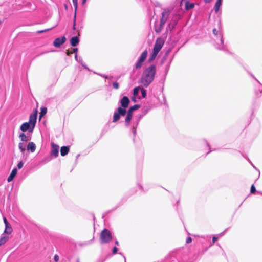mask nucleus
Returning <instances> with one entry per match:
<instances>
[{"label":"nucleus","instance_id":"72a5a7b5","mask_svg":"<svg viewBox=\"0 0 262 262\" xmlns=\"http://www.w3.org/2000/svg\"><path fill=\"white\" fill-rule=\"evenodd\" d=\"M117 250H118L117 248V247H114L113 248V253L114 254H116V253H117Z\"/></svg>","mask_w":262,"mask_h":262},{"label":"nucleus","instance_id":"bb28decb","mask_svg":"<svg viewBox=\"0 0 262 262\" xmlns=\"http://www.w3.org/2000/svg\"><path fill=\"white\" fill-rule=\"evenodd\" d=\"M163 27L161 26V24H160V26L158 27L155 28V31L157 33L161 32Z\"/></svg>","mask_w":262,"mask_h":262},{"label":"nucleus","instance_id":"8fccbe9b","mask_svg":"<svg viewBox=\"0 0 262 262\" xmlns=\"http://www.w3.org/2000/svg\"><path fill=\"white\" fill-rule=\"evenodd\" d=\"M138 122H139V120L137 121V124H136V126L137 125V124H138Z\"/></svg>","mask_w":262,"mask_h":262},{"label":"nucleus","instance_id":"f704fd0d","mask_svg":"<svg viewBox=\"0 0 262 262\" xmlns=\"http://www.w3.org/2000/svg\"><path fill=\"white\" fill-rule=\"evenodd\" d=\"M75 58L76 60L77 61H79L80 62L81 60V58L80 57L78 58L77 54H76V55L75 56Z\"/></svg>","mask_w":262,"mask_h":262},{"label":"nucleus","instance_id":"4be33fe9","mask_svg":"<svg viewBox=\"0 0 262 262\" xmlns=\"http://www.w3.org/2000/svg\"><path fill=\"white\" fill-rule=\"evenodd\" d=\"M194 4L193 3H190L188 2H187L185 4V8L186 9L189 10L194 7Z\"/></svg>","mask_w":262,"mask_h":262},{"label":"nucleus","instance_id":"9b49d317","mask_svg":"<svg viewBox=\"0 0 262 262\" xmlns=\"http://www.w3.org/2000/svg\"><path fill=\"white\" fill-rule=\"evenodd\" d=\"M17 173V170L16 168H14L11 171L10 176L8 177L7 179V181L8 182H10L13 180L14 178L16 176Z\"/></svg>","mask_w":262,"mask_h":262},{"label":"nucleus","instance_id":"0eeeda50","mask_svg":"<svg viewBox=\"0 0 262 262\" xmlns=\"http://www.w3.org/2000/svg\"><path fill=\"white\" fill-rule=\"evenodd\" d=\"M169 15V11L167 10H164L162 14V17L160 20L161 26L164 27L166 21Z\"/></svg>","mask_w":262,"mask_h":262},{"label":"nucleus","instance_id":"aec40b11","mask_svg":"<svg viewBox=\"0 0 262 262\" xmlns=\"http://www.w3.org/2000/svg\"><path fill=\"white\" fill-rule=\"evenodd\" d=\"M18 148L22 154H24L26 150V144L24 142H20L18 144Z\"/></svg>","mask_w":262,"mask_h":262},{"label":"nucleus","instance_id":"6e6552de","mask_svg":"<svg viewBox=\"0 0 262 262\" xmlns=\"http://www.w3.org/2000/svg\"><path fill=\"white\" fill-rule=\"evenodd\" d=\"M58 152L59 146L54 143H52L51 155L55 157H57L58 156Z\"/></svg>","mask_w":262,"mask_h":262},{"label":"nucleus","instance_id":"6ab92c4d","mask_svg":"<svg viewBox=\"0 0 262 262\" xmlns=\"http://www.w3.org/2000/svg\"><path fill=\"white\" fill-rule=\"evenodd\" d=\"M222 0H217L214 7L215 12L217 13L222 4Z\"/></svg>","mask_w":262,"mask_h":262},{"label":"nucleus","instance_id":"423d86ee","mask_svg":"<svg viewBox=\"0 0 262 262\" xmlns=\"http://www.w3.org/2000/svg\"><path fill=\"white\" fill-rule=\"evenodd\" d=\"M148 52L147 50H145L141 55L140 57H139V59L136 64L135 68L136 69H138L141 68L143 63L146 59L147 56Z\"/></svg>","mask_w":262,"mask_h":262},{"label":"nucleus","instance_id":"58836bf2","mask_svg":"<svg viewBox=\"0 0 262 262\" xmlns=\"http://www.w3.org/2000/svg\"><path fill=\"white\" fill-rule=\"evenodd\" d=\"M217 238L215 236H213V238H212V242H213V244H214L215 241L217 240Z\"/></svg>","mask_w":262,"mask_h":262},{"label":"nucleus","instance_id":"f03ea898","mask_svg":"<svg viewBox=\"0 0 262 262\" xmlns=\"http://www.w3.org/2000/svg\"><path fill=\"white\" fill-rule=\"evenodd\" d=\"M37 116V111L35 110L33 113L31 114L29 117V121L25 122L20 127L22 132L29 131L30 133L33 132Z\"/></svg>","mask_w":262,"mask_h":262},{"label":"nucleus","instance_id":"9d476101","mask_svg":"<svg viewBox=\"0 0 262 262\" xmlns=\"http://www.w3.org/2000/svg\"><path fill=\"white\" fill-rule=\"evenodd\" d=\"M120 102L121 106L123 107V108L125 109V108L127 107L128 106L129 100L127 97L124 96L121 100Z\"/></svg>","mask_w":262,"mask_h":262},{"label":"nucleus","instance_id":"5701e85b","mask_svg":"<svg viewBox=\"0 0 262 262\" xmlns=\"http://www.w3.org/2000/svg\"><path fill=\"white\" fill-rule=\"evenodd\" d=\"M140 107V105H135L132 107H130V108L128 110V112L132 114L133 113V112L136 110H137L138 108H139Z\"/></svg>","mask_w":262,"mask_h":262},{"label":"nucleus","instance_id":"c85d7f7f","mask_svg":"<svg viewBox=\"0 0 262 262\" xmlns=\"http://www.w3.org/2000/svg\"><path fill=\"white\" fill-rule=\"evenodd\" d=\"M113 86L115 89H118L119 88V84L117 82H114L113 83Z\"/></svg>","mask_w":262,"mask_h":262},{"label":"nucleus","instance_id":"4c0bfd02","mask_svg":"<svg viewBox=\"0 0 262 262\" xmlns=\"http://www.w3.org/2000/svg\"><path fill=\"white\" fill-rule=\"evenodd\" d=\"M213 33L215 35H217L218 34V31L216 29L213 30Z\"/></svg>","mask_w":262,"mask_h":262},{"label":"nucleus","instance_id":"cd10ccee","mask_svg":"<svg viewBox=\"0 0 262 262\" xmlns=\"http://www.w3.org/2000/svg\"><path fill=\"white\" fill-rule=\"evenodd\" d=\"M141 94L143 98H145L146 96V91L143 89H141Z\"/></svg>","mask_w":262,"mask_h":262},{"label":"nucleus","instance_id":"39448f33","mask_svg":"<svg viewBox=\"0 0 262 262\" xmlns=\"http://www.w3.org/2000/svg\"><path fill=\"white\" fill-rule=\"evenodd\" d=\"M126 113V111L125 108H122L121 107L118 108L117 111L115 112L113 115V122H116L118 121L121 116H124Z\"/></svg>","mask_w":262,"mask_h":262},{"label":"nucleus","instance_id":"f257e3e1","mask_svg":"<svg viewBox=\"0 0 262 262\" xmlns=\"http://www.w3.org/2000/svg\"><path fill=\"white\" fill-rule=\"evenodd\" d=\"M156 73V67L151 66L146 68L142 75L141 83L145 86L147 87L154 80Z\"/></svg>","mask_w":262,"mask_h":262},{"label":"nucleus","instance_id":"4468645a","mask_svg":"<svg viewBox=\"0 0 262 262\" xmlns=\"http://www.w3.org/2000/svg\"><path fill=\"white\" fill-rule=\"evenodd\" d=\"M69 151V148L68 146H62L61 148L60 153L62 156H65Z\"/></svg>","mask_w":262,"mask_h":262},{"label":"nucleus","instance_id":"c756f323","mask_svg":"<svg viewBox=\"0 0 262 262\" xmlns=\"http://www.w3.org/2000/svg\"><path fill=\"white\" fill-rule=\"evenodd\" d=\"M24 165V163L22 161H20L17 164V167L18 169H21Z\"/></svg>","mask_w":262,"mask_h":262},{"label":"nucleus","instance_id":"a878e982","mask_svg":"<svg viewBox=\"0 0 262 262\" xmlns=\"http://www.w3.org/2000/svg\"><path fill=\"white\" fill-rule=\"evenodd\" d=\"M139 90H140L139 87H136L134 89L133 94L134 96H137L138 94Z\"/></svg>","mask_w":262,"mask_h":262},{"label":"nucleus","instance_id":"dca6fc26","mask_svg":"<svg viewBox=\"0 0 262 262\" xmlns=\"http://www.w3.org/2000/svg\"><path fill=\"white\" fill-rule=\"evenodd\" d=\"M12 232V228L11 225L9 224L5 225V229L4 230V233L7 234H10Z\"/></svg>","mask_w":262,"mask_h":262},{"label":"nucleus","instance_id":"a19ab883","mask_svg":"<svg viewBox=\"0 0 262 262\" xmlns=\"http://www.w3.org/2000/svg\"><path fill=\"white\" fill-rule=\"evenodd\" d=\"M71 54V51H68L67 52V55H70Z\"/></svg>","mask_w":262,"mask_h":262},{"label":"nucleus","instance_id":"2f4dec72","mask_svg":"<svg viewBox=\"0 0 262 262\" xmlns=\"http://www.w3.org/2000/svg\"><path fill=\"white\" fill-rule=\"evenodd\" d=\"M78 51V49L77 48H73L72 49L71 51V53L72 54L73 53H76Z\"/></svg>","mask_w":262,"mask_h":262},{"label":"nucleus","instance_id":"7c9ffc66","mask_svg":"<svg viewBox=\"0 0 262 262\" xmlns=\"http://www.w3.org/2000/svg\"><path fill=\"white\" fill-rule=\"evenodd\" d=\"M251 193H253L256 191V189L254 185H252L251 187L250 190Z\"/></svg>","mask_w":262,"mask_h":262},{"label":"nucleus","instance_id":"f8f14e48","mask_svg":"<svg viewBox=\"0 0 262 262\" xmlns=\"http://www.w3.org/2000/svg\"><path fill=\"white\" fill-rule=\"evenodd\" d=\"M27 150H30L31 152H34L36 150V145L33 142H30L27 145Z\"/></svg>","mask_w":262,"mask_h":262},{"label":"nucleus","instance_id":"e433bc0d","mask_svg":"<svg viewBox=\"0 0 262 262\" xmlns=\"http://www.w3.org/2000/svg\"><path fill=\"white\" fill-rule=\"evenodd\" d=\"M192 241V239L191 237H188L187 239H186V243H190V242H191Z\"/></svg>","mask_w":262,"mask_h":262},{"label":"nucleus","instance_id":"7ed1b4c3","mask_svg":"<svg viewBox=\"0 0 262 262\" xmlns=\"http://www.w3.org/2000/svg\"><path fill=\"white\" fill-rule=\"evenodd\" d=\"M164 43V40L162 38H158L155 42L152 53L150 57V60L152 61L155 59L159 51L163 47Z\"/></svg>","mask_w":262,"mask_h":262},{"label":"nucleus","instance_id":"473e14b6","mask_svg":"<svg viewBox=\"0 0 262 262\" xmlns=\"http://www.w3.org/2000/svg\"><path fill=\"white\" fill-rule=\"evenodd\" d=\"M3 220H4V222L5 225H7L9 224V223H8L7 219L5 217H4L3 218Z\"/></svg>","mask_w":262,"mask_h":262},{"label":"nucleus","instance_id":"2eb2a0df","mask_svg":"<svg viewBox=\"0 0 262 262\" xmlns=\"http://www.w3.org/2000/svg\"><path fill=\"white\" fill-rule=\"evenodd\" d=\"M132 118V114L127 112V115H126V117L125 118V124L126 126H128L129 125Z\"/></svg>","mask_w":262,"mask_h":262},{"label":"nucleus","instance_id":"de8ad7c7","mask_svg":"<svg viewBox=\"0 0 262 262\" xmlns=\"http://www.w3.org/2000/svg\"><path fill=\"white\" fill-rule=\"evenodd\" d=\"M44 32V31H39V32H40V33H42V32Z\"/></svg>","mask_w":262,"mask_h":262},{"label":"nucleus","instance_id":"b1692460","mask_svg":"<svg viewBox=\"0 0 262 262\" xmlns=\"http://www.w3.org/2000/svg\"><path fill=\"white\" fill-rule=\"evenodd\" d=\"M220 36H221V38H220V43H221V46H217L216 48L220 50H222V49H223V38H222V35H220Z\"/></svg>","mask_w":262,"mask_h":262},{"label":"nucleus","instance_id":"09e8293b","mask_svg":"<svg viewBox=\"0 0 262 262\" xmlns=\"http://www.w3.org/2000/svg\"><path fill=\"white\" fill-rule=\"evenodd\" d=\"M82 66L85 68H87L86 66H84L83 64H82Z\"/></svg>","mask_w":262,"mask_h":262},{"label":"nucleus","instance_id":"79ce46f5","mask_svg":"<svg viewBox=\"0 0 262 262\" xmlns=\"http://www.w3.org/2000/svg\"><path fill=\"white\" fill-rule=\"evenodd\" d=\"M211 1V0H205V2L206 3H209V2H210Z\"/></svg>","mask_w":262,"mask_h":262},{"label":"nucleus","instance_id":"c9c22d12","mask_svg":"<svg viewBox=\"0 0 262 262\" xmlns=\"http://www.w3.org/2000/svg\"><path fill=\"white\" fill-rule=\"evenodd\" d=\"M54 259L55 261H58L59 260V256L57 255H55L54 257Z\"/></svg>","mask_w":262,"mask_h":262},{"label":"nucleus","instance_id":"393cba45","mask_svg":"<svg viewBox=\"0 0 262 262\" xmlns=\"http://www.w3.org/2000/svg\"><path fill=\"white\" fill-rule=\"evenodd\" d=\"M47 112V109L46 107H41V113H40V117L45 115Z\"/></svg>","mask_w":262,"mask_h":262},{"label":"nucleus","instance_id":"ea45409f","mask_svg":"<svg viewBox=\"0 0 262 262\" xmlns=\"http://www.w3.org/2000/svg\"><path fill=\"white\" fill-rule=\"evenodd\" d=\"M100 76L102 77H104L105 78H108V77L107 76H106L105 75H103V74H99Z\"/></svg>","mask_w":262,"mask_h":262},{"label":"nucleus","instance_id":"f3484780","mask_svg":"<svg viewBox=\"0 0 262 262\" xmlns=\"http://www.w3.org/2000/svg\"><path fill=\"white\" fill-rule=\"evenodd\" d=\"M9 239V237L6 235H2L0 238V246L5 244Z\"/></svg>","mask_w":262,"mask_h":262},{"label":"nucleus","instance_id":"1a4fd4ad","mask_svg":"<svg viewBox=\"0 0 262 262\" xmlns=\"http://www.w3.org/2000/svg\"><path fill=\"white\" fill-rule=\"evenodd\" d=\"M66 40V38L64 36L61 38H57L54 40L53 45L55 47H59L65 42Z\"/></svg>","mask_w":262,"mask_h":262},{"label":"nucleus","instance_id":"c03bdc74","mask_svg":"<svg viewBox=\"0 0 262 262\" xmlns=\"http://www.w3.org/2000/svg\"><path fill=\"white\" fill-rule=\"evenodd\" d=\"M115 244H116V245H118L119 244L118 241H116L115 242Z\"/></svg>","mask_w":262,"mask_h":262},{"label":"nucleus","instance_id":"a18cd8bd","mask_svg":"<svg viewBox=\"0 0 262 262\" xmlns=\"http://www.w3.org/2000/svg\"><path fill=\"white\" fill-rule=\"evenodd\" d=\"M133 129H134V133H135L136 130H135V127H133Z\"/></svg>","mask_w":262,"mask_h":262},{"label":"nucleus","instance_id":"a211bd4d","mask_svg":"<svg viewBox=\"0 0 262 262\" xmlns=\"http://www.w3.org/2000/svg\"><path fill=\"white\" fill-rule=\"evenodd\" d=\"M19 138L23 142H27L30 140L28 137H27L24 133H21L19 136Z\"/></svg>","mask_w":262,"mask_h":262},{"label":"nucleus","instance_id":"ddd939ff","mask_svg":"<svg viewBox=\"0 0 262 262\" xmlns=\"http://www.w3.org/2000/svg\"><path fill=\"white\" fill-rule=\"evenodd\" d=\"M79 41V38L77 36L73 37L70 40V43L72 46H76L78 44Z\"/></svg>","mask_w":262,"mask_h":262},{"label":"nucleus","instance_id":"603ef678","mask_svg":"<svg viewBox=\"0 0 262 262\" xmlns=\"http://www.w3.org/2000/svg\"><path fill=\"white\" fill-rule=\"evenodd\" d=\"M77 262H79V260H77Z\"/></svg>","mask_w":262,"mask_h":262},{"label":"nucleus","instance_id":"20e7f679","mask_svg":"<svg viewBox=\"0 0 262 262\" xmlns=\"http://www.w3.org/2000/svg\"><path fill=\"white\" fill-rule=\"evenodd\" d=\"M112 238L111 233L108 230L104 229L101 231L100 235V241L101 244L109 243Z\"/></svg>","mask_w":262,"mask_h":262},{"label":"nucleus","instance_id":"412c9836","mask_svg":"<svg viewBox=\"0 0 262 262\" xmlns=\"http://www.w3.org/2000/svg\"><path fill=\"white\" fill-rule=\"evenodd\" d=\"M73 3L75 8V11H76L77 8H78V0H72ZM75 19H76V13H75L74 16V26L73 28L75 29Z\"/></svg>","mask_w":262,"mask_h":262},{"label":"nucleus","instance_id":"37998d69","mask_svg":"<svg viewBox=\"0 0 262 262\" xmlns=\"http://www.w3.org/2000/svg\"><path fill=\"white\" fill-rule=\"evenodd\" d=\"M86 0H82V4H84L86 2Z\"/></svg>","mask_w":262,"mask_h":262},{"label":"nucleus","instance_id":"3c124183","mask_svg":"<svg viewBox=\"0 0 262 262\" xmlns=\"http://www.w3.org/2000/svg\"><path fill=\"white\" fill-rule=\"evenodd\" d=\"M1 23H2V21H0V24H1Z\"/></svg>","mask_w":262,"mask_h":262},{"label":"nucleus","instance_id":"49530a36","mask_svg":"<svg viewBox=\"0 0 262 262\" xmlns=\"http://www.w3.org/2000/svg\"><path fill=\"white\" fill-rule=\"evenodd\" d=\"M132 100H133L134 102H135V101H136V100H135V98H132Z\"/></svg>","mask_w":262,"mask_h":262}]
</instances>
